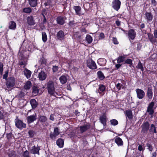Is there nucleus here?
<instances>
[{
    "label": "nucleus",
    "mask_w": 157,
    "mask_h": 157,
    "mask_svg": "<svg viewBox=\"0 0 157 157\" xmlns=\"http://www.w3.org/2000/svg\"><path fill=\"white\" fill-rule=\"evenodd\" d=\"M46 88L48 93L50 96H55V87L54 82L52 80H49L46 84Z\"/></svg>",
    "instance_id": "nucleus-1"
},
{
    "label": "nucleus",
    "mask_w": 157,
    "mask_h": 157,
    "mask_svg": "<svg viewBox=\"0 0 157 157\" xmlns=\"http://www.w3.org/2000/svg\"><path fill=\"white\" fill-rule=\"evenodd\" d=\"M14 122L16 127L20 130L25 128L26 127V124L24 123L22 121L19 119L18 117L15 119Z\"/></svg>",
    "instance_id": "nucleus-2"
},
{
    "label": "nucleus",
    "mask_w": 157,
    "mask_h": 157,
    "mask_svg": "<svg viewBox=\"0 0 157 157\" xmlns=\"http://www.w3.org/2000/svg\"><path fill=\"white\" fill-rule=\"evenodd\" d=\"M86 64L87 67L91 70H95L97 68L96 63L91 58L86 60Z\"/></svg>",
    "instance_id": "nucleus-3"
},
{
    "label": "nucleus",
    "mask_w": 157,
    "mask_h": 157,
    "mask_svg": "<svg viewBox=\"0 0 157 157\" xmlns=\"http://www.w3.org/2000/svg\"><path fill=\"white\" fill-rule=\"evenodd\" d=\"M15 79L14 77H10L6 83L7 87L8 89H12L15 85Z\"/></svg>",
    "instance_id": "nucleus-4"
},
{
    "label": "nucleus",
    "mask_w": 157,
    "mask_h": 157,
    "mask_svg": "<svg viewBox=\"0 0 157 157\" xmlns=\"http://www.w3.org/2000/svg\"><path fill=\"white\" fill-rule=\"evenodd\" d=\"M121 2L120 0H113L111 6L114 10L117 11L120 8Z\"/></svg>",
    "instance_id": "nucleus-5"
},
{
    "label": "nucleus",
    "mask_w": 157,
    "mask_h": 157,
    "mask_svg": "<svg viewBox=\"0 0 157 157\" xmlns=\"http://www.w3.org/2000/svg\"><path fill=\"white\" fill-rule=\"evenodd\" d=\"M141 132L144 134H147L150 128V124L148 121L144 122L141 126Z\"/></svg>",
    "instance_id": "nucleus-6"
},
{
    "label": "nucleus",
    "mask_w": 157,
    "mask_h": 157,
    "mask_svg": "<svg viewBox=\"0 0 157 157\" xmlns=\"http://www.w3.org/2000/svg\"><path fill=\"white\" fill-rule=\"evenodd\" d=\"M128 36L129 40H133L136 37V33L134 29H131L128 31Z\"/></svg>",
    "instance_id": "nucleus-7"
},
{
    "label": "nucleus",
    "mask_w": 157,
    "mask_h": 157,
    "mask_svg": "<svg viewBox=\"0 0 157 157\" xmlns=\"http://www.w3.org/2000/svg\"><path fill=\"white\" fill-rule=\"evenodd\" d=\"M144 18L147 23L151 22L153 19V15L151 12H146L144 14Z\"/></svg>",
    "instance_id": "nucleus-8"
},
{
    "label": "nucleus",
    "mask_w": 157,
    "mask_h": 157,
    "mask_svg": "<svg viewBox=\"0 0 157 157\" xmlns=\"http://www.w3.org/2000/svg\"><path fill=\"white\" fill-rule=\"evenodd\" d=\"M154 106V102L151 101L149 104L147 109V112L149 113V114L152 116L154 112V110L153 109Z\"/></svg>",
    "instance_id": "nucleus-9"
},
{
    "label": "nucleus",
    "mask_w": 157,
    "mask_h": 157,
    "mask_svg": "<svg viewBox=\"0 0 157 157\" xmlns=\"http://www.w3.org/2000/svg\"><path fill=\"white\" fill-rule=\"evenodd\" d=\"M65 36V34L64 32L62 30H59L56 36L57 39L61 41L64 39Z\"/></svg>",
    "instance_id": "nucleus-10"
},
{
    "label": "nucleus",
    "mask_w": 157,
    "mask_h": 157,
    "mask_svg": "<svg viewBox=\"0 0 157 157\" xmlns=\"http://www.w3.org/2000/svg\"><path fill=\"white\" fill-rule=\"evenodd\" d=\"M37 116L36 113L27 117V120L28 124H29L33 123L36 120Z\"/></svg>",
    "instance_id": "nucleus-11"
},
{
    "label": "nucleus",
    "mask_w": 157,
    "mask_h": 157,
    "mask_svg": "<svg viewBox=\"0 0 157 157\" xmlns=\"http://www.w3.org/2000/svg\"><path fill=\"white\" fill-rule=\"evenodd\" d=\"M137 97L139 99H141L144 98L145 95V93L142 90L137 89L136 90Z\"/></svg>",
    "instance_id": "nucleus-12"
},
{
    "label": "nucleus",
    "mask_w": 157,
    "mask_h": 157,
    "mask_svg": "<svg viewBox=\"0 0 157 157\" xmlns=\"http://www.w3.org/2000/svg\"><path fill=\"white\" fill-rule=\"evenodd\" d=\"M40 150V147L38 145H37V147H36L35 145H34L31 147L30 151L32 154H39Z\"/></svg>",
    "instance_id": "nucleus-13"
},
{
    "label": "nucleus",
    "mask_w": 157,
    "mask_h": 157,
    "mask_svg": "<svg viewBox=\"0 0 157 157\" xmlns=\"http://www.w3.org/2000/svg\"><path fill=\"white\" fill-rule=\"evenodd\" d=\"M90 125L88 124L86 125L80 126L79 127L80 133H82L86 131L90 128Z\"/></svg>",
    "instance_id": "nucleus-14"
},
{
    "label": "nucleus",
    "mask_w": 157,
    "mask_h": 157,
    "mask_svg": "<svg viewBox=\"0 0 157 157\" xmlns=\"http://www.w3.org/2000/svg\"><path fill=\"white\" fill-rule=\"evenodd\" d=\"M47 77V74L44 71H41L39 73L38 78L40 80H44Z\"/></svg>",
    "instance_id": "nucleus-15"
},
{
    "label": "nucleus",
    "mask_w": 157,
    "mask_h": 157,
    "mask_svg": "<svg viewBox=\"0 0 157 157\" xmlns=\"http://www.w3.org/2000/svg\"><path fill=\"white\" fill-rule=\"evenodd\" d=\"M107 117L105 113H103L99 117L100 122L104 126H105L106 124Z\"/></svg>",
    "instance_id": "nucleus-16"
},
{
    "label": "nucleus",
    "mask_w": 157,
    "mask_h": 157,
    "mask_svg": "<svg viewBox=\"0 0 157 157\" xmlns=\"http://www.w3.org/2000/svg\"><path fill=\"white\" fill-rule=\"evenodd\" d=\"M56 21L57 24L60 25H62L65 23L64 17L62 16L58 17L56 18Z\"/></svg>",
    "instance_id": "nucleus-17"
},
{
    "label": "nucleus",
    "mask_w": 157,
    "mask_h": 157,
    "mask_svg": "<svg viewBox=\"0 0 157 157\" xmlns=\"http://www.w3.org/2000/svg\"><path fill=\"white\" fill-rule=\"evenodd\" d=\"M115 142L118 146L123 145V142L121 138L118 136H116L115 139Z\"/></svg>",
    "instance_id": "nucleus-18"
},
{
    "label": "nucleus",
    "mask_w": 157,
    "mask_h": 157,
    "mask_svg": "<svg viewBox=\"0 0 157 157\" xmlns=\"http://www.w3.org/2000/svg\"><path fill=\"white\" fill-rule=\"evenodd\" d=\"M27 23L29 25H33L35 24L33 17L32 16H28L27 18Z\"/></svg>",
    "instance_id": "nucleus-19"
},
{
    "label": "nucleus",
    "mask_w": 157,
    "mask_h": 157,
    "mask_svg": "<svg viewBox=\"0 0 157 157\" xmlns=\"http://www.w3.org/2000/svg\"><path fill=\"white\" fill-rule=\"evenodd\" d=\"M147 34L150 41L152 44H155L156 41V38L154 37L153 35L150 33H148Z\"/></svg>",
    "instance_id": "nucleus-20"
},
{
    "label": "nucleus",
    "mask_w": 157,
    "mask_h": 157,
    "mask_svg": "<svg viewBox=\"0 0 157 157\" xmlns=\"http://www.w3.org/2000/svg\"><path fill=\"white\" fill-rule=\"evenodd\" d=\"M98 63L100 66H104L106 64V60L104 58H101L98 59Z\"/></svg>",
    "instance_id": "nucleus-21"
},
{
    "label": "nucleus",
    "mask_w": 157,
    "mask_h": 157,
    "mask_svg": "<svg viewBox=\"0 0 157 157\" xmlns=\"http://www.w3.org/2000/svg\"><path fill=\"white\" fill-rule=\"evenodd\" d=\"M24 74L27 79L30 78L32 74V72L30 71L25 68L23 71Z\"/></svg>",
    "instance_id": "nucleus-22"
},
{
    "label": "nucleus",
    "mask_w": 157,
    "mask_h": 157,
    "mask_svg": "<svg viewBox=\"0 0 157 157\" xmlns=\"http://www.w3.org/2000/svg\"><path fill=\"white\" fill-rule=\"evenodd\" d=\"M39 120L42 124H44L47 121V117L44 115L39 116Z\"/></svg>",
    "instance_id": "nucleus-23"
},
{
    "label": "nucleus",
    "mask_w": 157,
    "mask_h": 157,
    "mask_svg": "<svg viewBox=\"0 0 157 157\" xmlns=\"http://www.w3.org/2000/svg\"><path fill=\"white\" fill-rule=\"evenodd\" d=\"M16 24L14 21H11L9 23V28L10 29L15 30L16 28Z\"/></svg>",
    "instance_id": "nucleus-24"
},
{
    "label": "nucleus",
    "mask_w": 157,
    "mask_h": 157,
    "mask_svg": "<svg viewBox=\"0 0 157 157\" xmlns=\"http://www.w3.org/2000/svg\"><path fill=\"white\" fill-rule=\"evenodd\" d=\"M147 95L149 99H151L153 97L152 89L151 87H149L147 88Z\"/></svg>",
    "instance_id": "nucleus-25"
},
{
    "label": "nucleus",
    "mask_w": 157,
    "mask_h": 157,
    "mask_svg": "<svg viewBox=\"0 0 157 157\" xmlns=\"http://www.w3.org/2000/svg\"><path fill=\"white\" fill-rule=\"evenodd\" d=\"M30 103L33 109H35L38 105V102L35 99H31L30 101Z\"/></svg>",
    "instance_id": "nucleus-26"
},
{
    "label": "nucleus",
    "mask_w": 157,
    "mask_h": 157,
    "mask_svg": "<svg viewBox=\"0 0 157 157\" xmlns=\"http://www.w3.org/2000/svg\"><path fill=\"white\" fill-rule=\"evenodd\" d=\"M73 9L75 11L76 14L79 16L81 14V7L79 6H73Z\"/></svg>",
    "instance_id": "nucleus-27"
},
{
    "label": "nucleus",
    "mask_w": 157,
    "mask_h": 157,
    "mask_svg": "<svg viewBox=\"0 0 157 157\" xmlns=\"http://www.w3.org/2000/svg\"><path fill=\"white\" fill-rule=\"evenodd\" d=\"M38 0H29V3L32 7H36L38 4Z\"/></svg>",
    "instance_id": "nucleus-28"
},
{
    "label": "nucleus",
    "mask_w": 157,
    "mask_h": 157,
    "mask_svg": "<svg viewBox=\"0 0 157 157\" xmlns=\"http://www.w3.org/2000/svg\"><path fill=\"white\" fill-rule=\"evenodd\" d=\"M56 144L59 147H62L64 145V140L61 138H59L56 141Z\"/></svg>",
    "instance_id": "nucleus-29"
},
{
    "label": "nucleus",
    "mask_w": 157,
    "mask_h": 157,
    "mask_svg": "<svg viewBox=\"0 0 157 157\" xmlns=\"http://www.w3.org/2000/svg\"><path fill=\"white\" fill-rule=\"evenodd\" d=\"M125 114L126 117L129 119H132L133 115L132 114V111L130 110H127L125 111Z\"/></svg>",
    "instance_id": "nucleus-30"
},
{
    "label": "nucleus",
    "mask_w": 157,
    "mask_h": 157,
    "mask_svg": "<svg viewBox=\"0 0 157 157\" xmlns=\"http://www.w3.org/2000/svg\"><path fill=\"white\" fill-rule=\"evenodd\" d=\"M149 131L151 133H157V131L156 129V127L154 124H151L150 129H149Z\"/></svg>",
    "instance_id": "nucleus-31"
},
{
    "label": "nucleus",
    "mask_w": 157,
    "mask_h": 157,
    "mask_svg": "<svg viewBox=\"0 0 157 157\" xmlns=\"http://www.w3.org/2000/svg\"><path fill=\"white\" fill-rule=\"evenodd\" d=\"M97 75L98 78L101 80H103L105 78L103 73L101 71H98Z\"/></svg>",
    "instance_id": "nucleus-32"
},
{
    "label": "nucleus",
    "mask_w": 157,
    "mask_h": 157,
    "mask_svg": "<svg viewBox=\"0 0 157 157\" xmlns=\"http://www.w3.org/2000/svg\"><path fill=\"white\" fill-rule=\"evenodd\" d=\"M32 86V84L31 81H28L24 85V87L25 90H29Z\"/></svg>",
    "instance_id": "nucleus-33"
},
{
    "label": "nucleus",
    "mask_w": 157,
    "mask_h": 157,
    "mask_svg": "<svg viewBox=\"0 0 157 157\" xmlns=\"http://www.w3.org/2000/svg\"><path fill=\"white\" fill-rule=\"evenodd\" d=\"M59 80L61 84H64L67 82V79L65 76L62 75L59 77Z\"/></svg>",
    "instance_id": "nucleus-34"
},
{
    "label": "nucleus",
    "mask_w": 157,
    "mask_h": 157,
    "mask_svg": "<svg viewBox=\"0 0 157 157\" xmlns=\"http://www.w3.org/2000/svg\"><path fill=\"white\" fill-rule=\"evenodd\" d=\"M39 63L41 65H46L47 64V60L44 57H42L39 60Z\"/></svg>",
    "instance_id": "nucleus-35"
},
{
    "label": "nucleus",
    "mask_w": 157,
    "mask_h": 157,
    "mask_svg": "<svg viewBox=\"0 0 157 157\" xmlns=\"http://www.w3.org/2000/svg\"><path fill=\"white\" fill-rule=\"evenodd\" d=\"M59 63L57 65H52V69L53 73H56L58 71L59 69Z\"/></svg>",
    "instance_id": "nucleus-36"
},
{
    "label": "nucleus",
    "mask_w": 157,
    "mask_h": 157,
    "mask_svg": "<svg viewBox=\"0 0 157 157\" xmlns=\"http://www.w3.org/2000/svg\"><path fill=\"white\" fill-rule=\"evenodd\" d=\"M125 57L124 56H119L117 59V63H122L124 61V62Z\"/></svg>",
    "instance_id": "nucleus-37"
},
{
    "label": "nucleus",
    "mask_w": 157,
    "mask_h": 157,
    "mask_svg": "<svg viewBox=\"0 0 157 157\" xmlns=\"http://www.w3.org/2000/svg\"><path fill=\"white\" fill-rule=\"evenodd\" d=\"M72 38L74 39H77L80 40L81 38V36L79 33V32L75 33L72 36Z\"/></svg>",
    "instance_id": "nucleus-38"
},
{
    "label": "nucleus",
    "mask_w": 157,
    "mask_h": 157,
    "mask_svg": "<svg viewBox=\"0 0 157 157\" xmlns=\"http://www.w3.org/2000/svg\"><path fill=\"white\" fill-rule=\"evenodd\" d=\"M32 89V93L35 94V95H37L39 92V89L37 86H35L33 87Z\"/></svg>",
    "instance_id": "nucleus-39"
},
{
    "label": "nucleus",
    "mask_w": 157,
    "mask_h": 157,
    "mask_svg": "<svg viewBox=\"0 0 157 157\" xmlns=\"http://www.w3.org/2000/svg\"><path fill=\"white\" fill-rule=\"evenodd\" d=\"M136 67L138 69H140L142 72H144V68L142 65V64L140 61H139L138 64L137 65Z\"/></svg>",
    "instance_id": "nucleus-40"
},
{
    "label": "nucleus",
    "mask_w": 157,
    "mask_h": 157,
    "mask_svg": "<svg viewBox=\"0 0 157 157\" xmlns=\"http://www.w3.org/2000/svg\"><path fill=\"white\" fill-rule=\"evenodd\" d=\"M42 38L44 42H45L47 41V36L45 32H42Z\"/></svg>",
    "instance_id": "nucleus-41"
},
{
    "label": "nucleus",
    "mask_w": 157,
    "mask_h": 157,
    "mask_svg": "<svg viewBox=\"0 0 157 157\" xmlns=\"http://www.w3.org/2000/svg\"><path fill=\"white\" fill-rule=\"evenodd\" d=\"M86 40L88 44L91 43L93 40L92 37L89 34H87L86 35Z\"/></svg>",
    "instance_id": "nucleus-42"
},
{
    "label": "nucleus",
    "mask_w": 157,
    "mask_h": 157,
    "mask_svg": "<svg viewBox=\"0 0 157 157\" xmlns=\"http://www.w3.org/2000/svg\"><path fill=\"white\" fill-rule=\"evenodd\" d=\"M22 11L26 13H30L32 11V9L30 7L25 8L23 9Z\"/></svg>",
    "instance_id": "nucleus-43"
},
{
    "label": "nucleus",
    "mask_w": 157,
    "mask_h": 157,
    "mask_svg": "<svg viewBox=\"0 0 157 157\" xmlns=\"http://www.w3.org/2000/svg\"><path fill=\"white\" fill-rule=\"evenodd\" d=\"M124 64H129V66L131 67L133 64L132 60L130 59H127L126 60H125L124 63Z\"/></svg>",
    "instance_id": "nucleus-44"
},
{
    "label": "nucleus",
    "mask_w": 157,
    "mask_h": 157,
    "mask_svg": "<svg viewBox=\"0 0 157 157\" xmlns=\"http://www.w3.org/2000/svg\"><path fill=\"white\" fill-rule=\"evenodd\" d=\"M58 135L55 134L53 132H51L49 135L50 137L52 140H55L56 139V137Z\"/></svg>",
    "instance_id": "nucleus-45"
},
{
    "label": "nucleus",
    "mask_w": 157,
    "mask_h": 157,
    "mask_svg": "<svg viewBox=\"0 0 157 157\" xmlns=\"http://www.w3.org/2000/svg\"><path fill=\"white\" fill-rule=\"evenodd\" d=\"M110 122L111 125L113 126L116 125L118 124V121L115 119H113L110 120Z\"/></svg>",
    "instance_id": "nucleus-46"
},
{
    "label": "nucleus",
    "mask_w": 157,
    "mask_h": 157,
    "mask_svg": "<svg viewBox=\"0 0 157 157\" xmlns=\"http://www.w3.org/2000/svg\"><path fill=\"white\" fill-rule=\"evenodd\" d=\"M106 87L103 84H100L98 88V90H99L101 92H104L105 90Z\"/></svg>",
    "instance_id": "nucleus-47"
},
{
    "label": "nucleus",
    "mask_w": 157,
    "mask_h": 157,
    "mask_svg": "<svg viewBox=\"0 0 157 157\" xmlns=\"http://www.w3.org/2000/svg\"><path fill=\"white\" fill-rule=\"evenodd\" d=\"M116 86L118 90H120L121 88L122 89L124 88V86H123V85L120 83H118L117 84Z\"/></svg>",
    "instance_id": "nucleus-48"
},
{
    "label": "nucleus",
    "mask_w": 157,
    "mask_h": 157,
    "mask_svg": "<svg viewBox=\"0 0 157 157\" xmlns=\"http://www.w3.org/2000/svg\"><path fill=\"white\" fill-rule=\"evenodd\" d=\"M18 58L20 60L25 61V60L26 59V57L23 54L20 53L19 55Z\"/></svg>",
    "instance_id": "nucleus-49"
},
{
    "label": "nucleus",
    "mask_w": 157,
    "mask_h": 157,
    "mask_svg": "<svg viewBox=\"0 0 157 157\" xmlns=\"http://www.w3.org/2000/svg\"><path fill=\"white\" fill-rule=\"evenodd\" d=\"M16 155V152L14 151H11L8 154L9 157H15Z\"/></svg>",
    "instance_id": "nucleus-50"
},
{
    "label": "nucleus",
    "mask_w": 157,
    "mask_h": 157,
    "mask_svg": "<svg viewBox=\"0 0 157 157\" xmlns=\"http://www.w3.org/2000/svg\"><path fill=\"white\" fill-rule=\"evenodd\" d=\"M27 62V61H26V62H25V61H19L18 63V64L21 67L23 65H24V66L23 67V68H25V67L27 64L26 63Z\"/></svg>",
    "instance_id": "nucleus-51"
},
{
    "label": "nucleus",
    "mask_w": 157,
    "mask_h": 157,
    "mask_svg": "<svg viewBox=\"0 0 157 157\" xmlns=\"http://www.w3.org/2000/svg\"><path fill=\"white\" fill-rule=\"evenodd\" d=\"M146 146L147 147V149H148L150 151H152L153 147L151 144L147 143L146 144Z\"/></svg>",
    "instance_id": "nucleus-52"
},
{
    "label": "nucleus",
    "mask_w": 157,
    "mask_h": 157,
    "mask_svg": "<svg viewBox=\"0 0 157 157\" xmlns=\"http://www.w3.org/2000/svg\"><path fill=\"white\" fill-rule=\"evenodd\" d=\"M53 132L58 136L60 134V132L59 128L57 127H55Z\"/></svg>",
    "instance_id": "nucleus-53"
},
{
    "label": "nucleus",
    "mask_w": 157,
    "mask_h": 157,
    "mask_svg": "<svg viewBox=\"0 0 157 157\" xmlns=\"http://www.w3.org/2000/svg\"><path fill=\"white\" fill-rule=\"evenodd\" d=\"M23 157H30L29 152L27 151H25L23 154Z\"/></svg>",
    "instance_id": "nucleus-54"
},
{
    "label": "nucleus",
    "mask_w": 157,
    "mask_h": 157,
    "mask_svg": "<svg viewBox=\"0 0 157 157\" xmlns=\"http://www.w3.org/2000/svg\"><path fill=\"white\" fill-rule=\"evenodd\" d=\"M105 35L103 33H100L98 36L99 40H101L105 38Z\"/></svg>",
    "instance_id": "nucleus-55"
},
{
    "label": "nucleus",
    "mask_w": 157,
    "mask_h": 157,
    "mask_svg": "<svg viewBox=\"0 0 157 157\" xmlns=\"http://www.w3.org/2000/svg\"><path fill=\"white\" fill-rule=\"evenodd\" d=\"M34 132L32 130H29L28 132V134L29 137H33L34 135Z\"/></svg>",
    "instance_id": "nucleus-56"
},
{
    "label": "nucleus",
    "mask_w": 157,
    "mask_h": 157,
    "mask_svg": "<svg viewBox=\"0 0 157 157\" xmlns=\"http://www.w3.org/2000/svg\"><path fill=\"white\" fill-rule=\"evenodd\" d=\"M25 96V93L22 91H21L18 94V97L19 98H22Z\"/></svg>",
    "instance_id": "nucleus-57"
},
{
    "label": "nucleus",
    "mask_w": 157,
    "mask_h": 157,
    "mask_svg": "<svg viewBox=\"0 0 157 157\" xmlns=\"http://www.w3.org/2000/svg\"><path fill=\"white\" fill-rule=\"evenodd\" d=\"M8 75V71H7L5 72L3 76V78L4 79H7Z\"/></svg>",
    "instance_id": "nucleus-58"
},
{
    "label": "nucleus",
    "mask_w": 157,
    "mask_h": 157,
    "mask_svg": "<svg viewBox=\"0 0 157 157\" xmlns=\"http://www.w3.org/2000/svg\"><path fill=\"white\" fill-rule=\"evenodd\" d=\"M6 137L8 140L11 139L13 136V134L12 133L7 134L6 135Z\"/></svg>",
    "instance_id": "nucleus-59"
},
{
    "label": "nucleus",
    "mask_w": 157,
    "mask_h": 157,
    "mask_svg": "<svg viewBox=\"0 0 157 157\" xmlns=\"http://www.w3.org/2000/svg\"><path fill=\"white\" fill-rule=\"evenodd\" d=\"M113 41L114 44H117L119 43V42L118 41L117 39L115 37H113Z\"/></svg>",
    "instance_id": "nucleus-60"
},
{
    "label": "nucleus",
    "mask_w": 157,
    "mask_h": 157,
    "mask_svg": "<svg viewBox=\"0 0 157 157\" xmlns=\"http://www.w3.org/2000/svg\"><path fill=\"white\" fill-rule=\"evenodd\" d=\"M5 119L4 112L0 111V119L4 120Z\"/></svg>",
    "instance_id": "nucleus-61"
},
{
    "label": "nucleus",
    "mask_w": 157,
    "mask_h": 157,
    "mask_svg": "<svg viewBox=\"0 0 157 157\" xmlns=\"http://www.w3.org/2000/svg\"><path fill=\"white\" fill-rule=\"evenodd\" d=\"M55 116V114H51L50 117L49 119H50L52 121H54V117Z\"/></svg>",
    "instance_id": "nucleus-62"
},
{
    "label": "nucleus",
    "mask_w": 157,
    "mask_h": 157,
    "mask_svg": "<svg viewBox=\"0 0 157 157\" xmlns=\"http://www.w3.org/2000/svg\"><path fill=\"white\" fill-rule=\"evenodd\" d=\"M46 11V10L45 9H43L42 10V13L41 14L42 15V16L43 17V18H44V17H45V14H46L45 13Z\"/></svg>",
    "instance_id": "nucleus-63"
},
{
    "label": "nucleus",
    "mask_w": 157,
    "mask_h": 157,
    "mask_svg": "<svg viewBox=\"0 0 157 157\" xmlns=\"http://www.w3.org/2000/svg\"><path fill=\"white\" fill-rule=\"evenodd\" d=\"M154 37L157 38V29H155L153 33Z\"/></svg>",
    "instance_id": "nucleus-64"
}]
</instances>
